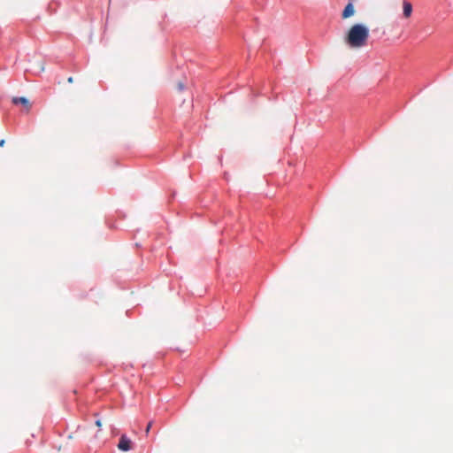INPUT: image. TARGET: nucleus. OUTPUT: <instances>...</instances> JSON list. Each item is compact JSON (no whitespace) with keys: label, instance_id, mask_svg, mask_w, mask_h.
<instances>
[{"label":"nucleus","instance_id":"nucleus-1","mask_svg":"<svg viewBox=\"0 0 453 453\" xmlns=\"http://www.w3.org/2000/svg\"><path fill=\"white\" fill-rule=\"evenodd\" d=\"M369 38V29L364 24L357 23L350 27L345 36V42L354 49L366 45Z\"/></svg>","mask_w":453,"mask_h":453},{"label":"nucleus","instance_id":"nucleus-2","mask_svg":"<svg viewBox=\"0 0 453 453\" xmlns=\"http://www.w3.org/2000/svg\"><path fill=\"white\" fill-rule=\"evenodd\" d=\"M118 449L121 451H129L133 449V441L125 434H122L118 443Z\"/></svg>","mask_w":453,"mask_h":453},{"label":"nucleus","instance_id":"nucleus-3","mask_svg":"<svg viewBox=\"0 0 453 453\" xmlns=\"http://www.w3.org/2000/svg\"><path fill=\"white\" fill-rule=\"evenodd\" d=\"M12 103L14 104H21L26 110L27 111H28L31 108V104L30 102L26 98V97H13L12 98Z\"/></svg>","mask_w":453,"mask_h":453},{"label":"nucleus","instance_id":"nucleus-4","mask_svg":"<svg viewBox=\"0 0 453 453\" xmlns=\"http://www.w3.org/2000/svg\"><path fill=\"white\" fill-rule=\"evenodd\" d=\"M354 14H355V8L351 3H349L345 6V8L342 13V18L345 19H348V18L353 16Z\"/></svg>","mask_w":453,"mask_h":453},{"label":"nucleus","instance_id":"nucleus-5","mask_svg":"<svg viewBox=\"0 0 453 453\" xmlns=\"http://www.w3.org/2000/svg\"><path fill=\"white\" fill-rule=\"evenodd\" d=\"M403 17L404 18H410L412 13V5L410 2L404 1L403 2Z\"/></svg>","mask_w":453,"mask_h":453},{"label":"nucleus","instance_id":"nucleus-6","mask_svg":"<svg viewBox=\"0 0 453 453\" xmlns=\"http://www.w3.org/2000/svg\"><path fill=\"white\" fill-rule=\"evenodd\" d=\"M151 426H152V421H150V422H149V424H148V426H147V427H146V430H145V432H146V434H149V432H150V430Z\"/></svg>","mask_w":453,"mask_h":453},{"label":"nucleus","instance_id":"nucleus-7","mask_svg":"<svg viewBox=\"0 0 453 453\" xmlns=\"http://www.w3.org/2000/svg\"><path fill=\"white\" fill-rule=\"evenodd\" d=\"M178 88L180 91L183 90L184 89V84L182 82H179L178 83Z\"/></svg>","mask_w":453,"mask_h":453},{"label":"nucleus","instance_id":"nucleus-8","mask_svg":"<svg viewBox=\"0 0 453 453\" xmlns=\"http://www.w3.org/2000/svg\"><path fill=\"white\" fill-rule=\"evenodd\" d=\"M96 425L98 427H101L102 423H101V421H100V420H96Z\"/></svg>","mask_w":453,"mask_h":453},{"label":"nucleus","instance_id":"nucleus-9","mask_svg":"<svg viewBox=\"0 0 453 453\" xmlns=\"http://www.w3.org/2000/svg\"><path fill=\"white\" fill-rule=\"evenodd\" d=\"M4 143H5V141L4 139H2L0 141V147H3L4 145Z\"/></svg>","mask_w":453,"mask_h":453},{"label":"nucleus","instance_id":"nucleus-10","mask_svg":"<svg viewBox=\"0 0 453 453\" xmlns=\"http://www.w3.org/2000/svg\"><path fill=\"white\" fill-rule=\"evenodd\" d=\"M67 81H68L69 83H72L73 81V77H69Z\"/></svg>","mask_w":453,"mask_h":453}]
</instances>
